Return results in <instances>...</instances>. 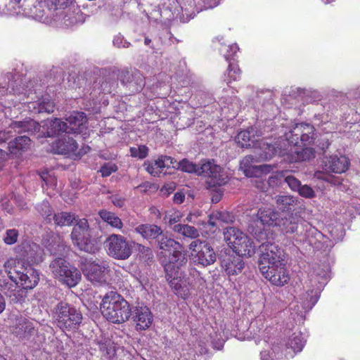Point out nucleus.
<instances>
[{"label": "nucleus", "mask_w": 360, "mask_h": 360, "mask_svg": "<svg viewBox=\"0 0 360 360\" xmlns=\"http://www.w3.org/2000/svg\"><path fill=\"white\" fill-rule=\"evenodd\" d=\"M155 240L161 250L160 259L164 267L167 281L178 293L180 289L188 284L183 271L188 261L186 255L180 250V243L169 238L163 231Z\"/></svg>", "instance_id": "nucleus-1"}, {"label": "nucleus", "mask_w": 360, "mask_h": 360, "mask_svg": "<svg viewBox=\"0 0 360 360\" xmlns=\"http://www.w3.org/2000/svg\"><path fill=\"white\" fill-rule=\"evenodd\" d=\"M259 269L262 275L273 285L282 286L289 281L285 269L286 255L278 245L264 243L259 245Z\"/></svg>", "instance_id": "nucleus-2"}, {"label": "nucleus", "mask_w": 360, "mask_h": 360, "mask_svg": "<svg viewBox=\"0 0 360 360\" xmlns=\"http://www.w3.org/2000/svg\"><path fill=\"white\" fill-rule=\"evenodd\" d=\"M4 267L9 280L0 278L1 290L8 296L11 297L18 287V279L24 289H33L38 284L40 277L39 272L31 266L17 265L16 259H8Z\"/></svg>", "instance_id": "nucleus-3"}, {"label": "nucleus", "mask_w": 360, "mask_h": 360, "mask_svg": "<svg viewBox=\"0 0 360 360\" xmlns=\"http://www.w3.org/2000/svg\"><path fill=\"white\" fill-rule=\"evenodd\" d=\"M103 316L112 323L120 324L129 320L131 308L129 302L115 291L107 292L100 304Z\"/></svg>", "instance_id": "nucleus-4"}, {"label": "nucleus", "mask_w": 360, "mask_h": 360, "mask_svg": "<svg viewBox=\"0 0 360 360\" xmlns=\"http://www.w3.org/2000/svg\"><path fill=\"white\" fill-rule=\"evenodd\" d=\"M87 118L83 112L75 111L72 112L65 121L55 118L51 120L47 127V136H53L63 133L68 134H79L86 129Z\"/></svg>", "instance_id": "nucleus-5"}, {"label": "nucleus", "mask_w": 360, "mask_h": 360, "mask_svg": "<svg viewBox=\"0 0 360 360\" xmlns=\"http://www.w3.org/2000/svg\"><path fill=\"white\" fill-rule=\"evenodd\" d=\"M53 74H57V75H54V77L52 78L51 73L50 76L46 77V79L43 82L38 77H34L33 79L30 78L28 81L24 79L25 81L22 82L23 79H20L19 77L15 79L16 75H14L13 73L7 72L1 78L0 89H8L11 88L12 90H14L15 88L22 87L31 89L37 87H44L45 83L49 84L48 86H53L55 82L56 83H58L61 80L60 72H58V70L54 69Z\"/></svg>", "instance_id": "nucleus-6"}, {"label": "nucleus", "mask_w": 360, "mask_h": 360, "mask_svg": "<svg viewBox=\"0 0 360 360\" xmlns=\"http://www.w3.org/2000/svg\"><path fill=\"white\" fill-rule=\"evenodd\" d=\"M49 268L54 277L69 288L76 286L82 278L80 271L62 257L54 259Z\"/></svg>", "instance_id": "nucleus-7"}, {"label": "nucleus", "mask_w": 360, "mask_h": 360, "mask_svg": "<svg viewBox=\"0 0 360 360\" xmlns=\"http://www.w3.org/2000/svg\"><path fill=\"white\" fill-rule=\"evenodd\" d=\"M350 162L347 157L345 155L338 156L331 155L326 158L323 161V170L317 171L314 176L319 179H322L334 185H339L341 183L340 179L328 174V172L342 174L345 172L349 166Z\"/></svg>", "instance_id": "nucleus-8"}, {"label": "nucleus", "mask_w": 360, "mask_h": 360, "mask_svg": "<svg viewBox=\"0 0 360 360\" xmlns=\"http://www.w3.org/2000/svg\"><path fill=\"white\" fill-rule=\"evenodd\" d=\"M256 216L257 220L249 224L248 230L257 240H260L264 239L266 235L262 226H277L281 214L274 207H265L259 208Z\"/></svg>", "instance_id": "nucleus-9"}, {"label": "nucleus", "mask_w": 360, "mask_h": 360, "mask_svg": "<svg viewBox=\"0 0 360 360\" xmlns=\"http://www.w3.org/2000/svg\"><path fill=\"white\" fill-rule=\"evenodd\" d=\"M54 318L58 326L62 330H75L82 320L81 312L75 307L63 302L57 304L54 311Z\"/></svg>", "instance_id": "nucleus-10"}, {"label": "nucleus", "mask_w": 360, "mask_h": 360, "mask_svg": "<svg viewBox=\"0 0 360 360\" xmlns=\"http://www.w3.org/2000/svg\"><path fill=\"white\" fill-rule=\"evenodd\" d=\"M79 266L84 276L88 281L95 285H101L107 283L106 275L108 273V266L102 263L87 258L81 257Z\"/></svg>", "instance_id": "nucleus-11"}, {"label": "nucleus", "mask_w": 360, "mask_h": 360, "mask_svg": "<svg viewBox=\"0 0 360 360\" xmlns=\"http://www.w3.org/2000/svg\"><path fill=\"white\" fill-rule=\"evenodd\" d=\"M193 262L203 267L213 264L217 260L214 248L206 240L195 239L189 245Z\"/></svg>", "instance_id": "nucleus-12"}, {"label": "nucleus", "mask_w": 360, "mask_h": 360, "mask_svg": "<svg viewBox=\"0 0 360 360\" xmlns=\"http://www.w3.org/2000/svg\"><path fill=\"white\" fill-rule=\"evenodd\" d=\"M17 265L31 266L44 260L43 250L34 243H22L16 248Z\"/></svg>", "instance_id": "nucleus-13"}, {"label": "nucleus", "mask_w": 360, "mask_h": 360, "mask_svg": "<svg viewBox=\"0 0 360 360\" xmlns=\"http://www.w3.org/2000/svg\"><path fill=\"white\" fill-rule=\"evenodd\" d=\"M108 254L117 259L124 260L131 255V248L126 238L120 234L112 233L105 241Z\"/></svg>", "instance_id": "nucleus-14"}, {"label": "nucleus", "mask_w": 360, "mask_h": 360, "mask_svg": "<svg viewBox=\"0 0 360 360\" xmlns=\"http://www.w3.org/2000/svg\"><path fill=\"white\" fill-rule=\"evenodd\" d=\"M200 173L207 178V184L210 187L221 186L228 181V176L224 169L214 161H207L200 165Z\"/></svg>", "instance_id": "nucleus-15"}, {"label": "nucleus", "mask_w": 360, "mask_h": 360, "mask_svg": "<svg viewBox=\"0 0 360 360\" xmlns=\"http://www.w3.org/2000/svg\"><path fill=\"white\" fill-rule=\"evenodd\" d=\"M277 226L285 234L296 233L300 237L297 240L304 239V237H301L304 231L302 219L297 214H287L283 217L281 216Z\"/></svg>", "instance_id": "nucleus-16"}, {"label": "nucleus", "mask_w": 360, "mask_h": 360, "mask_svg": "<svg viewBox=\"0 0 360 360\" xmlns=\"http://www.w3.org/2000/svg\"><path fill=\"white\" fill-rule=\"evenodd\" d=\"M60 134L61 137L53 142L51 146V150L54 153L81 156L86 153V151L82 152L81 150H77V143L72 137L70 136V134Z\"/></svg>", "instance_id": "nucleus-17"}, {"label": "nucleus", "mask_w": 360, "mask_h": 360, "mask_svg": "<svg viewBox=\"0 0 360 360\" xmlns=\"http://www.w3.org/2000/svg\"><path fill=\"white\" fill-rule=\"evenodd\" d=\"M132 319L137 330H145L153 323V315L150 309L143 304H138L131 309Z\"/></svg>", "instance_id": "nucleus-18"}, {"label": "nucleus", "mask_w": 360, "mask_h": 360, "mask_svg": "<svg viewBox=\"0 0 360 360\" xmlns=\"http://www.w3.org/2000/svg\"><path fill=\"white\" fill-rule=\"evenodd\" d=\"M221 265L226 274L231 276L240 274L245 268V264L239 255H228L222 258Z\"/></svg>", "instance_id": "nucleus-19"}, {"label": "nucleus", "mask_w": 360, "mask_h": 360, "mask_svg": "<svg viewBox=\"0 0 360 360\" xmlns=\"http://www.w3.org/2000/svg\"><path fill=\"white\" fill-rule=\"evenodd\" d=\"M289 144L286 140H278L273 144L264 143V158L269 160L274 156L284 157L288 155Z\"/></svg>", "instance_id": "nucleus-20"}, {"label": "nucleus", "mask_w": 360, "mask_h": 360, "mask_svg": "<svg viewBox=\"0 0 360 360\" xmlns=\"http://www.w3.org/2000/svg\"><path fill=\"white\" fill-rule=\"evenodd\" d=\"M48 11L46 5L42 0H36L31 5H26L24 8V13L29 18L39 21H44L48 18Z\"/></svg>", "instance_id": "nucleus-21"}, {"label": "nucleus", "mask_w": 360, "mask_h": 360, "mask_svg": "<svg viewBox=\"0 0 360 360\" xmlns=\"http://www.w3.org/2000/svg\"><path fill=\"white\" fill-rule=\"evenodd\" d=\"M234 252L240 257H251L255 252V246L253 241L245 233L239 238L237 245H233L232 248Z\"/></svg>", "instance_id": "nucleus-22"}, {"label": "nucleus", "mask_w": 360, "mask_h": 360, "mask_svg": "<svg viewBox=\"0 0 360 360\" xmlns=\"http://www.w3.org/2000/svg\"><path fill=\"white\" fill-rule=\"evenodd\" d=\"M134 231L141 235V237L147 240H156L163 231L162 228L154 224H142L138 225Z\"/></svg>", "instance_id": "nucleus-23"}, {"label": "nucleus", "mask_w": 360, "mask_h": 360, "mask_svg": "<svg viewBox=\"0 0 360 360\" xmlns=\"http://www.w3.org/2000/svg\"><path fill=\"white\" fill-rule=\"evenodd\" d=\"M72 243L79 250L90 254L96 253L101 248L99 241L96 238L91 237L90 233L79 238L78 240H73Z\"/></svg>", "instance_id": "nucleus-24"}, {"label": "nucleus", "mask_w": 360, "mask_h": 360, "mask_svg": "<svg viewBox=\"0 0 360 360\" xmlns=\"http://www.w3.org/2000/svg\"><path fill=\"white\" fill-rule=\"evenodd\" d=\"M10 127L18 133L28 132L33 134L39 130V124L34 120L28 119L22 121L13 122Z\"/></svg>", "instance_id": "nucleus-25"}, {"label": "nucleus", "mask_w": 360, "mask_h": 360, "mask_svg": "<svg viewBox=\"0 0 360 360\" xmlns=\"http://www.w3.org/2000/svg\"><path fill=\"white\" fill-rule=\"evenodd\" d=\"M287 160L290 162H301L309 160L314 158L315 152L313 148H304L300 150L292 151V148L288 149V155Z\"/></svg>", "instance_id": "nucleus-26"}, {"label": "nucleus", "mask_w": 360, "mask_h": 360, "mask_svg": "<svg viewBox=\"0 0 360 360\" xmlns=\"http://www.w3.org/2000/svg\"><path fill=\"white\" fill-rule=\"evenodd\" d=\"M31 144L30 139L27 136L17 137L8 143V150L11 154L18 155L21 151L29 148Z\"/></svg>", "instance_id": "nucleus-27"}, {"label": "nucleus", "mask_w": 360, "mask_h": 360, "mask_svg": "<svg viewBox=\"0 0 360 360\" xmlns=\"http://www.w3.org/2000/svg\"><path fill=\"white\" fill-rule=\"evenodd\" d=\"M63 20L65 26L70 27L83 23L85 21V17L79 8H75L72 11L68 10Z\"/></svg>", "instance_id": "nucleus-28"}, {"label": "nucleus", "mask_w": 360, "mask_h": 360, "mask_svg": "<svg viewBox=\"0 0 360 360\" xmlns=\"http://www.w3.org/2000/svg\"><path fill=\"white\" fill-rule=\"evenodd\" d=\"M98 215L103 221L106 222L111 227L119 230L122 229L123 223L121 219L114 212L108 211L106 210H101L99 211Z\"/></svg>", "instance_id": "nucleus-29"}, {"label": "nucleus", "mask_w": 360, "mask_h": 360, "mask_svg": "<svg viewBox=\"0 0 360 360\" xmlns=\"http://www.w3.org/2000/svg\"><path fill=\"white\" fill-rule=\"evenodd\" d=\"M90 233L88 221L86 219H79L75 225L71 233V238L73 240H78L79 238L87 236Z\"/></svg>", "instance_id": "nucleus-30"}, {"label": "nucleus", "mask_w": 360, "mask_h": 360, "mask_svg": "<svg viewBox=\"0 0 360 360\" xmlns=\"http://www.w3.org/2000/svg\"><path fill=\"white\" fill-rule=\"evenodd\" d=\"M243 233L236 227H228L224 231V240L230 248H233V245H237Z\"/></svg>", "instance_id": "nucleus-31"}, {"label": "nucleus", "mask_w": 360, "mask_h": 360, "mask_svg": "<svg viewBox=\"0 0 360 360\" xmlns=\"http://www.w3.org/2000/svg\"><path fill=\"white\" fill-rule=\"evenodd\" d=\"M143 167H145V169L152 176H159L160 174H165L166 172L164 171L165 167L164 166V163H162V160L160 156L153 161L150 162H144Z\"/></svg>", "instance_id": "nucleus-32"}, {"label": "nucleus", "mask_w": 360, "mask_h": 360, "mask_svg": "<svg viewBox=\"0 0 360 360\" xmlns=\"http://www.w3.org/2000/svg\"><path fill=\"white\" fill-rule=\"evenodd\" d=\"M305 343L302 335L300 332L294 333L288 339L286 343L287 349H292L294 353L302 351Z\"/></svg>", "instance_id": "nucleus-33"}, {"label": "nucleus", "mask_w": 360, "mask_h": 360, "mask_svg": "<svg viewBox=\"0 0 360 360\" xmlns=\"http://www.w3.org/2000/svg\"><path fill=\"white\" fill-rule=\"evenodd\" d=\"M173 231L191 238H197L199 236L198 229L188 224L176 225L173 228Z\"/></svg>", "instance_id": "nucleus-34"}, {"label": "nucleus", "mask_w": 360, "mask_h": 360, "mask_svg": "<svg viewBox=\"0 0 360 360\" xmlns=\"http://www.w3.org/2000/svg\"><path fill=\"white\" fill-rule=\"evenodd\" d=\"M176 169H179L184 172L187 173H195L198 175H200V166L194 164L193 162L188 160V159H183L181 161L178 162L176 165Z\"/></svg>", "instance_id": "nucleus-35"}, {"label": "nucleus", "mask_w": 360, "mask_h": 360, "mask_svg": "<svg viewBox=\"0 0 360 360\" xmlns=\"http://www.w3.org/2000/svg\"><path fill=\"white\" fill-rule=\"evenodd\" d=\"M53 220L55 224L58 226H70L76 221V217L70 212H62L55 214Z\"/></svg>", "instance_id": "nucleus-36"}, {"label": "nucleus", "mask_w": 360, "mask_h": 360, "mask_svg": "<svg viewBox=\"0 0 360 360\" xmlns=\"http://www.w3.org/2000/svg\"><path fill=\"white\" fill-rule=\"evenodd\" d=\"M34 328L31 324L25 320L20 321L19 323L15 326L13 333L19 338H26L30 335Z\"/></svg>", "instance_id": "nucleus-37"}, {"label": "nucleus", "mask_w": 360, "mask_h": 360, "mask_svg": "<svg viewBox=\"0 0 360 360\" xmlns=\"http://www.w3.org/2000/svg\"><path fill=\"white\" fill-rule=\"evenodd\" d=\"M296 199L290 195H278L276 197V204L282 211L291 210L296 204Z\"/></svg>", "instance_id": "nucleus-38"}, {"label": "nucleus", "mask_w": 360, "mask_h": 360, "mask_svg": "<svg viewBox=\"0 0 360 360\" xmlns=\"http://www.w3.org/2000/svg\"><path fill=\"white\" fill-rule=\"evenodd\" d=\"M240 70L237 64L229 63L226 73L224 75L226 78L224 80L230 88H234L231 85V81H236L240 77Z\"/></svg>", "instance_id": "nucleus-39"}, {"label": "nucleus", "mask_w": 360, "mask_h": 360, "mask_svg": "<svg viewBox=\"0 0 360 360\" xmlns=\"http://www.w3.org/2000/svg\"><path fill=\"white\" fill-rule=\"evenodd\" d=\"M136 248L137 250V255L140 260L147 264H149L150 262H153V253L150 248L139 243L136 244Z\"/></svg>", "instance_id": "nucleus-40"}, {"label": "nucleus", "mask_w": 360, "mask_h": 360, "mask_svg": "<svg viewBox=\"0 0 360 360\" xmlns=\"http://www.w3.org/2000/svg\"><path fill=\"white\" fill-rule=\"evenodd\" d=\"M39 112L44 111L48 113L53 112L55 109V103L47 94L42 95L39 100Z\"/></svg>", "instance_id": "nucleus-41"}, {"label": "nucleus", "mask_w": 360, "mask_h": 360, "mask_svg": "<svg viewBox=\"0 0 360 360\" xmlns=\"http://www.w3.org/2000/svg\"><path fill=\"white\" fill-rule=\"evenodd\" d=\"M320 292L318 289L311 290L307 292L305 300L303 302L305 309H311L318 302Z\"/></svg>", "instance_id": "nucleus-42"}, {"label": "nucleus", "mask_w": 360, "mask_h": 360, "mask_svg": "<svg viewBox=\"0 0 360 360\" xmlns=\"http://www.w3.org/2000/svg\"><path fill=\"white\" fill-rule=\"evenodd\" d=\"M47 10L57 11L63 9L71 2V0H42Z\"/></svg>", "instance_id": "nucleus-43"}, {"label": "nucleus", "mask_w": 360, "mask_h": 360, "mask_svg": "<svg viewBox=\"0 0 360 360\" xmlns=\"http://www.w3.org/2000/svg\"><path fill=\"white\" fill-rule=\"evenodd\" d=\"M303 130L304 132L300 141L304 146L309 145L312 143L314 139V128L312 125L307 124Z\"/></svg>", "instance_id": "nucleus-44"}, {"label": "nucleus", "mask_w": 360, "mask_h": 360, "mask_svg": "<svg viewBox=\"0 0 360 360\" xmlns=\"http://www.w3.org/2000/svg\"><path fill=\"white\" fill-rule=\"evenodd\" d=\"M37 212L46 219L51 220L50 217L52 215L53 210L47 200H43L36 206Z\"/></svg>", "instance_id": "nucleus-45"}, {"label": "nucleus", "mask_w": 360, "mask_h": 360, "mask_svg": "<svg viewBox=\"0 0 360 360\" xmlns=\"http://www.w3.org/2000/svg\"><path fill=\"white\" fill-rule=\"evenodd\" d=\"M252 138L253 136L250 135V132L248 130L241 131L237 136L238 142L243 148L251 146V144L253 143Z\"/></svg>", "instance_id": "nucleus-46"}, {"label": "nucleus", "mask_w": 360, "mask_h": 360, "mask_svg": "<svg viewBox=\"0 0 360 360\" xmlns=\"http://www.w3.org/2000/svg\"><path fill=\"white\" fill-rule=\"evenodd\" d=\"M131 156L144 159L148 155V148L145 145H140L138 147H131L129 149Z\"/></svg>", "instance_id": "nucleus-47"}, {"label": "nucleus", "mask_w": 360, "mask_h": 360, "mask_svg": "<svg viewBox=\"0 0 360 360\" xmlns=\"http://www.w3.org/2000/svg\"><path fill=\"white\" fill-rule=\"evenodd\" d=\"M19 231L15 229H7L3 238L6 245H13L18 241Z\"/></svg>", "instance_id": "nucleus-48"}, {"label": "nucleus", "mask_w": 360, "mask_h": 360, "mask_svg": "<svg viewBox=\"0 0 360 360\" xmlns=\"http://www.w3.org/2000/svg\"><path fill=\"white\" fill-rule=\"evenodd\" d=\"M238 50V47L236 44L229 46L221 45L220 52L224 55L226 60H229L230 58L237 53Z\"/></svg>", "instance_id": "nucleus-49"}, {"label": "nucleus", "mask_w": 360, "mask_h": 360, "mask_svg": "<svg viewBox=\"0 0 360 360\" xmlns=\"http://www.w3.org/2000/svg\"><path fill=\"white\" fill-rule=\"evenodd\" d=\"M306 123H298L296 124L292 130L290 131L292 134V139L295 141V144L298 143V140H300L302 133L304 132V128H305Z\"/></svg>", "instance_id": "nucleus-50"}, {"label": "nucleus", "mask_w": 360, "mask_h": 360, "mask_svg": "<svg viewBox=\"0 0 360 360\" xmlns=\"http://www.w3.org/2000/svg\"><path fill=\"white\" fill-rule=\"evenodd\" d=\"M217 219L219 221H221L224 223H231L233 222L234 220V216L226 211H219L216 212Z\"/></svg>", "instance_id": "nucleus-51"}, {"label": "nucleus", "mask_w": 360, "mask_h": 360, "mask_svg": "<svg viewBox=\"0 0 360 360\" xmlns=\"http://www.w3.org/2000/svg\"><path fill=\"white\" fill-rule=\"evenodd\" d=\"M285 181L288 184L289 187L293 190L297 191L301 186V182L297 179L292 175L287 176L285 178Z\"/></svg>", "instance_id": "nucleus-52"}, {"label": "nucleus", "mask_w": 360, "mask_h": 360, "mask_svg": "<svg viewBox=\"0 0 360 360\" xmlns=\"http://www.w3.org/2000/svg\"><path fill=\"white\" fill-rule=\"evenodd\" d=\"M181 217L182 215L179 212H175L172 214L169 215L167 223L172 231L174 226L182 225V224L178 223L181 221Z\"/></svg>", "instance_id": "nucleus-53"}, {"label": "nucleus", "mask_w": 360, "mask_h": 360, "mask_svg": "<svg viewBox=\"0 0 360 360\" xmlns=\"http://www.w3.org/2000/svg\"><path fill=\"white\" fill-rule=\"evenodd\" d=\"M297 192L301 196L304 198H311L314 196V191L310 186L307 185H301L297 190Z\"/></svg>", "instance_id": "nucleus-54"}, {"label": "nucleus", "mask_w": 360, "mask_h": 360, "mask_svg": "<svg viewBox=\"0 0 360 360\" xmlns=\"http://www.w3.org/2000/svg\"><path fill=\"white\" fill-rule=\"evenodd\" d=\"M113 45L117 48H129L131 43L126 41L123 36L118 34L114 37Z\"/></svg>", "instance_id": "nucleus-55"}, {"label": "nucleus", "mask_w": 360, "mask_h": 360, "mask_svg": "<svg viewBox=\"0 0 360 360\" xmlns=\"http://www.w3.org/2000/svg\"><path fill=\"white\" fill-rule=\"evenodd\" d=\"M160 158L162 160V163H164L165 168L169 169L172 167L176 169V165L178 162L173 158L167 155H160Z\"/></svg>", "instance_id": "nucleus-56"}, {"label": "nucleus", "mask_w": 360, "mask_h": 360, "mask_svg": "<svg viewBox=\"0 0 360 360\" xmlns=\"http://www.w3.org/2000/svg\"><path fill=\"white\" fill-rule=\"evenodd\" d=\"M125 199L120 195H113L112 197V204L117 207H122L124 205Z\"/></svg>", "instance_id": "nucleus-57"}, {"label": "nucleus", "mask_w": 360, "mask_h": 360, "mask_svg": "<svg viewBox=\"0 0 360 360\" xmlns=\"http://www.w3.org/2000/svg\"><path fill=\"white\" fill-rule=\"evenodd\" d=\"M115 170L112 167L103 166L101 167L100 172L101 173L102 176H108Z\"/></svg>", "instance_id": "nucleus-58"}, {"label": "nucleus", "mask_w": 360, "mask_h": 360, "mask_svg": "<svg viewBox=\"0 0 360 360\" xmlns=\"http://www.w3.org/2000/svg\"><path fill=\"white\" fill-rule=\"evenodd\" d=\"M185 199V195L183 193L177 192L173 197V201L176 204H181Z\"/></svg>", "instance_id": "nucleus-59"}, {"label": "nucleus", "mask_w": 360, "mask_h": 360, "mask_svg": "<svg viewBox=\"0 0 360 360\" xmlns=\"http://www.w3.org/2000/svg\"><path fill=\"white\" fill-rule=\"evenodd\" d=\"M11 137L10 131H0V145L5 143Z\"/></svg>", "instance_id": "nucleus-60"}, {"label": "nucleus", "mask_w": 360, "mask_h": 360, "mask_svg": "<svg viewBox=\"0 0 360 360\" xmlns=\"http://www.w3.org/2000/svg\"><path fill=\"white\" fill-rule=\"evenodd\" d=\"M216 217L217 215L215 212L209 215V219L207 221L208 226H210L212 227L217 226L216 220H217V219Z\"/></svg>", "instance_id": "nucleus-61"}, {"label": "nucleus", "mask_w": 360, "mask_h": 360, "mask_svg": "<svg viewBox=\"0 0 360 360\" xmlns=\"http://www.w3.org/2000/svg\"><path fill=\"white\" fill-rule=\"evenodd\" d=\"M221 198V194L219 193H215L212 196V202L213 203H217Z\"/></svg>", "instance_id": "nucleus-62"}, {"label": "nucleus", "mask_w": 360, "mask_h": 360, "mask_svg": "<svg viewBox=\"0 0 360 360\" xmlns=\"http://www.w3.org/2000/svg\"><path fill=\"white\" fill-rule=\"evenodd\" d=\"M6 153L4 150L0 149V169L3 167V163L6 159Z\"/></svg>", "instance_id": "nucleus-63"}, {"label": "nucleus", "mask_w": 360, "mask_h": 360, "mask_svg": "<svg viewBox=\"0 0 360 360\" xmlns=\"http://www.w3.org/2000/svg\"><path fill=\"white\" fill-rule=\"evenodd\" d=\"M6 302L3 295L0 293V314L5 309Z\"/></svg>", "instance_id": "nucleus-64"}]
</instances>
